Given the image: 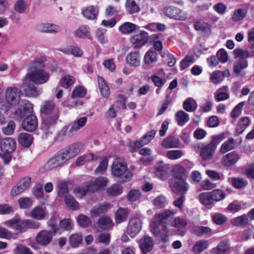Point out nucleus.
<instances>
[{
	"label": "nucleus",
	"instance_id": "1",
	"mask_svg": "<svg viewBox=\"0 0 254 254\" xmlns=\"http://www.w3.org/2000/svg\"><path fill=\"white\" fill-rule=\"evenodd\" d=\"M44 64L41 58H35L27 65L28 72L24 77L25 82L36 84L46 83L50 77L49 73L44 70Z\"/></svg>",
	"mask_w": 254,
	"mask_h": 254
},
{
	"label": "nucleus",
	"instance_id": "2",
	"mask_svg": "<svg viewBox=\"0 0 254 254\" xmlns=\"http://www.w3.org/2000/svg\"><path fill=\"white\" fill-rule=\"evenodd\" d=\"M22 92L15 86L7 87L4 93V102L1 103L0 109L7 112L10 107L20 103Z\"/></svg>",
	"mask_w": 254,
	"mask_h": 254
},
{
	"label": "nucleus",
	"instance_id": "3",
	"mask_svg": "<svg viewBox=\"0 0 254 254\" xmlns=\"http://www.w3.org/2000/svg\"><path fill=\"white\" fill-rule=\"evenodd\" d=\"M112 174L114 177L118 178L120 182H124L129 180L132 174L127 166L120 159L115 160L112 165Z\"/></svg>",
	"mask_w": 254,
	"mask_h": 254
},
{
	"label": "nucleus",
	"instance_id": "4",
	"mask_svg": "<svg viewBox=\"0 0 254 254\" xmlns=\"http://www.w3.org/2000/svg\"><path fill=\"white\" fill-rule=\"evenodd\" d=\"M69 159V155L66 150L58 152L53 157L50 158L44 166L46 170H51L62 166Z\"/></svg>",
	"mask_w": 254,
	"mask_h": 254
},
{
	"label": "nucleus",
	"instance_id": "5",
	"mask_svg": "<svg viewBox=\"0 0 254 254\" xmlns=\"http://www.w3.org/2000/svg\"><path fill=\"white\" fill-rule=\"evenodd\" d=\"M162 37L161 33L148 36L147 32L142 31L139 34L133 36L131 38V42L134 49H138L147 43L152 41L153 39H161Z\"/></svg>",
	"mask_w": 254,
	"mask_h": 254
},
{
	"label": "nucleus",
	"instance_id": "6",
	"mask_svg": "<svg viewBox=\"0 0 254 254\" xmlns=\"http://www.w3.org/2000/svg\"><path fill=\"white\" fill-rule=\"evenodd\" d=\"M142 222L138 214L131 215L127 226V233L131 237H134L140 231Z\"/></svg>",
	"mask_w": 254,
	"mask_h": 254
},
{
	"label": "nucleus",
	"instance_id": "7",
	"mask_svg": "<svg viewBox=\"0 0 254 254\" xmlns=\"http://www.w3.org/2000/svg\"><path fill=\"white\" fill-rule=\"evenodd\" d=\"M51 227V231L42 230L38 233L36 237L37 242L42 246H46L52 240L53 236L56 234L57 229L54 224L49 222Z\"/></svg>",
	"mask_w": 254,
	"mask_h": 254
},
{
	"label": "nucleus",
	"instance_id": "8",
	"mask_svg": "<svg viewBox=\"0 0 254 254\" xmlns=\"http://www.w3.org/2000/svg\"><path fill=\"white\" fill-rule=\"evenodd\" d=\"M150 231L156 237L160 238L163 242L168 240V229L167 226L162 225L155 220L150 224Z\"/></svg>",
	"mask_w": 254,
	"mask_h": 254
},
{
	"label": "nucleus",
	"instance_id": "9",
	"mask_svg": "<svg viewBox=\"0 0 254 254\" xmlns=\"http://www.w3.org/2000/svg\"><path fill=\"white\" fill-rule=\"evenodd\" d=\"M169 184L171 190L174 193L180 195H185L189 188L186 180H169Z\"/></svg>",
	"mask_w": 254,
	"mask_h": 254
},
{
	"label": "nucleus",
	"instance_id": "10",
	"mask_svg": "<svg viewBox=\"0 0 254 254\" xmlns=\"http://www.w3.org/2000/svg\"><path fill=\"white\" fill-rule=\"evenodd\" d=\"M163 12L167 17L177 20H184L188 17V14L186 12L172 6L165 7Z\"/></svg>",
	"mask_w": 254,
	"mask_h": 254
},
{
	"label": "nucleus",
	"instance_id": "11",
	"mask_svg": "<svg viewBox=\"0 0 254 254\" xmlns=\"http://www.w3.org/2000/svg\"><path fill=\"white\" fill-rule=\"evenodd\" d=\"M17 105L18 109L14 112L15 117L22 118L33 112V105L27 100H21Z\"/></svg>",
	"mask_w": 254,
	"mask_h": 254
},
{
	"label": "nucleus",
	"instance_id": "12",
	"mask_svg": "<svg viewBox=\"0 0 254 254\" xmlns=\"http://www.w3.org/2000/svg\"><path fill=\"white\" fill-rule=\"evenodd\" d=\"M170 168L168 165L160 161L154 166L155 176L162 180H165L169 174Z\"/></svg>",
	"mask_w": 254,
	"mask_h": 254
},
{
	"label": "nucleus",
	"instance_id": "13",
	"mask_svg": "<svg viewBox=\"0 0 254 254\" xmlns=\"http://www.w3.org/2000/svg\"><path fill=\"white\" fill-rule=\"evenodd\" d=\"M177 211L173 209H164L155 215V219L162 225H167L169 220L173 217Z\"/></svg>",
	"mask_w": 254,
	"mask_h": 254
},
{
	"label": "nucleus",
	"instance_id": "14",
	"mask_svg": "<svg viewBox=\"0 0 254 254\" xmlns=\"http://www.w3.org/2000/svg\"><path fill=\"white\" fill-rule=\"evenodd\" d=\"M4 224L14 229L15 235L22 233L25 231V226L24 221H22L19 219H12L5 222Z\"/></svg>",
	"mask_w": 254,
	"mask_h": 254
},
{
	"label": "nucleus",
	"instance_id": "15",
	"mask_svg": "<svg viewBox=\"0 0 254 254\" xmlns=\"http://www.w3.org/2000/svg\"><path fill=\"white\" fill-rule=\"evenodd\" d=\"M38 126V121L36 117L30 114L23 121L22 127L24 129L29 132L35 130Z\"/></svg>",
	"mask_w": 254,
	"mask_h": 254
},
{
	"label": "nucleus",
	"instance_id": "16",
	"mask_svg": "<svg viewBox=\"0 0 254 254\" xmlns=\"http://www.w3.org/2000/svg\"><path fill=\"white\" fill-rule=\"evenodd\" d=\"M31 179L29 177H26L22 179L20 181L19 185L13 187L11 190V194L12 196L16 195L26 190H27L30 185Z\"/></svg>",
	"mask_w": 254,
	"mask_h": 254
},
{
	"label": "nucleus",
	"instance_id": "17",
	"mask_svg": "<svg viewBox=\"0 0 254 254\" xmlns=\"http://www.w3.org/2000/svg\"><path fill=\"white\" fill-rule=\"evenodd\" d=\"M200 149H201L200 156L204 160H211L216 150L215 145L210 143L203 147H202V145L200 144Z\"/></svg>",
	"mask_w": 254,
	"mask_h": 254
},
{
	"label": "nucleus",
	"instance_id": "18",
	"mask_svg": "<svg viewBox=\"0 0 254 254\" xmlns=\"http://www.w3.org/2000/svg\"><path fill=\"white\" fill-rule=\"evenodd\" d=\"M16 142L12 138L7 137L0 141V147L2 152H13L16 149Z\"/></svg>",
	"mask_w": 254,
	"mask_h": 254
},
{
	"label": "nucleus",
	"instance_id": "19",
	"mask_svg": "<svg viewBox=\"0 0 254 254\" xmlns=\"http://www.w3.org/2000/svg\"><path fill=\"white\" fill-rule=\"evenodd\" d=\"M240 158L237 153L231 152L223 156L221 164L224 167H230L236 164Z\"/></svg>",
	"mask_w": 254,
	"mask_h": 254
},
{
	"label": "nucleus",
	"instance_id": "20",
	"mask_svg": "<svg viewBox=\"0 0 254 254\" xmlns=\"http://www.w3.org/2000/svg\"><path fill=\"white\" fill-rule=\"evenodd\" d=\"M248 66V62L245 59H239L233 64V71L237 76H243L245 73L243 70Z\"/></svg>",
	"mask_w": 254,
	"mask_h": 254
},
{
	"label": "nucleus",
	"instance_id": "21",
	"mask_svg": "<svg viewBox=\"0 0 254 254\" xmlns=\"http://www.w3.org/2000/svg\"><path fill=\"white\" fill-rule=\"evenodd\" d=\"M139 246L142 252L147 254L153 249L154 241L151 237L145 236L139 240Z\"/></svg>",
	"mask_w": 254,
	"mask_h": 254
},
{
	"label": "nucleus",
	"instance_id": "22",
	"mask_svg": "<svg viewBox=\"0 0 254 254\" xmlns=\"http://www.w3.org/2000/svg\"><path fill=\"white\" fill-rule=\"evenodd\" d=\"M157 60V53L156 51L151 50L147 52L144 56V64L143 68L148 69L152 67V64Z\"/></svg>",
	"mask_w": 254,
	"mask_h": 254
},
{
	"label": "nucleus",
	"instance_id": "23",
	"mask_svg": "<svg viewBox=\"0 0 254 254\" xmlns=\"http://www.w3.org/2000/svg\"><path fill=\"white\" fill-rule=\"evenodd\" d=\"M187 225L186 220L179 217L175 218L171 223L172 226L175 228L179 232L178 234L181 236L186 234V231L185 228Z\"/></svg>",
	"mask_w": 254,
	"mask_h": 254
},
{
	"label": "nucleus",
	"instance_id": "24",
	"mask_svg": "<svg viewBox=\"0 0 254 254\" xmlns=\"http://www.w3.org/2000/svg\"><path fill=\"white\" fill-rule=\"evenodd\" d=\"M187 178V172L183 166L180 165H176L174 166L173 169V177L170 180H186Z\"/></svg>",
	"mask_w": 254,
	"mask_h": 254
},
{
	"label": "nucleus",
	"instance_id": "25",
	"mask_svg": "<svg viewBox=\"0 0 254 254\" xmlns=\"http://www.w3.org/2000/svg\"><path fill=\"white\" fill-rule=\"evenodd\" d=\"M90 184L91 192H94L98 190L105 187L108 183L107 179L103 177L97 178L94 181L88 182Z\"/></svg>",
	"mask_w": 254,
	"mask_h": 254
},
{
	"label": "nucleus",
	"instance_id": "26",
	"mask_svg": "<svg viewBox=\"0 0 254 254\" xmlns=\"http://www.w3.org/2000/svg\"><path fill=\"white\" fill-rule=\"evenodd\" d=\"M140 55L138 52H133L127 56L126 61L131 66H137L140 65Z\"/></svg>",
	"mask_w": 254,
	"mask_h": 254
},
{
	"label": "nucleus",
	"instance_id": "27",
	"mask_svg": "<svg viewBox=\"0 0 254 254\" xmlns=\"http://www.w3.org/2000/svg\"><path fill=\"white\" fill-rule=\"evenodd\" d=\"M76 133L70 127V125L66 126L64 127L59 132L57 139L59 141H62L64 138L70 137Z\"/></svg>",
	"mask_w": 254,
	"mask_h": 254
},
{
	"label": "nucleus",
	"instance_id": "28",
	"mask_svg": "<svg viewBox=\"0 0 254 254\" xmlns=\"http://www.w3.org/2000/svg\"><path fill=\"white\" fill-rule=\"evenodd\" d=\"M230 244L227 241H223L219 243L216 248L212 249L210 251L211 254H223L229 251Z\"/></svg>",
	"mask_w": 254,
	"mask_h": 254
},
{
	"label": "nucleus",
	"instance_id": "29",
	"mask_svg": "<svg viewBox=\"0 0 254 254\" xmlns=\"http://www.w3.org/2000/svg\"><path fill=\"white\" fill-rule=\"evenodd\" d=\"M162 145L166 148H178L180 141L173 136H169L162 141Z\"/></svg>",
	"mask_w": 254,
	"mask_h": 254
},
{
	"label": "nucleus",
	"instance_id": "30",
	"mask_svg": "<svg viewBox=\"0 0 254 254\" xmlns=\"http://www.w3.org/2000/svg\"><path fill=\"white\" fill-rule=\"evenodd\" d=\"M155 134L156 131L154 130L149 131L147 134L144 135L142 138L135 142V146L139 148L147 144L154 138Z\"/></svg>",
	"mask_w": 254,
	"mask_h": 254
},
{
	"label": "nucleus",
	"instance_id": "31",
	"mask_svg": "<svg viewBox=\"0 0 254 254\" xmlns=\"http://www.w3.org/2000/svg\"><path fill=\"white\" fill-rule=\"evenodd\" d=\"M75 35L81 38H86L88 39H92L90 34V29L87 25H81L75 32Z\"/></svg>",
	"mask_w": 254,
	"mask_h": 254
},
{
	"label": "nucleus",
	"instance_id": "32",
	"mask_svg": "<svg viewBox=\"0 0 254 254\" xmlns=\"http://www.w3.org/2000/svg\"><path fill=\"white\" fill-rule=\"evenodd\" d=\"M17 140L19 144L22 146L29 147L32 142L33 137L28 133L21 132L18 136Z\"/></svg>",
	"mask_w": 254,
	"mask_h": 254
},
{
	"label": "nucleus",
	"instance_id": "33",
	"mask_svg": "<svg viewBox=\"0 0 254 254\" xmlns=\"http://www.w3.org/2000/svg\"><path fill=\"white\" fill-rule=\"evenodd\" d=\"M110 207L108 203H104L92 208L90 211L91 216L96 217L100 214L105 212Z\"/></svg>",
	"mask_w": 254,
	"mask_h": 254
},
{
	"label": "nucleus",
	"instance_id": "34",
	"mask_svg": "<svg viewBox=\"0 0 254 254\" xmlns=\"http://www.w3.org/2000/svg\"><path fill=\"white\" fill-rule=\"evenodd\" d=\"M90 190V184L87 182L82 186L75 188L73 192L77 197L81 198L85 196L87 192H92Z\"/></svg>",
	"mask_w": 254,
	"mask_h": 254
},
{
	"label": "nucleus",
	"instance_id": "35",
	"mask_svg": "<svg viewBox=\"0 0 254 254\" xmlns=\"http://www.w3.org/2000/svg\"><path fill=\"white\" fill-rule=\"evenodd\" d=\"M39 30L42 32L56 33L59 31V27L54 24L44 23L39 25Z\"/></svg>",
	"mask_w": 254,
	"mask_h": 254
},
{
	"label": "nucleus",
	"instance_id": "36",
	"mask_svg": "<svg viewBox=\"0 0 254 254\" xmlns=\"http://www.w3.org/2000/svg\"><path fill=\"white\" fill-rule=\"evenodd\" d=\"M129 214L127 208L120 207L116 212L115 220L116 223H120L126 220Z\"/></svg>",
	"mask_w": 254,
	"mask_h": 254
},
{
	"label": "nucleus",
	"instance_id": "37",
	"mask_svg": "<svg viewBox=\"0 0 254 254\" xmlns=\"http://www.w3.org/2000/svg\"><path fill=\"white\" fill-rule=\"evenodd\" d=\"M194 27L196 30L199 31L204 34H209L211 32L210 25L207 23L202 21L195 22Z\"/></svg>",
	"mask_w": 254,
	"mask_h": 254
},
{
	"label": "nucleus",
	"instance_id": "38",
	"mask_svg": "<svg viewBox=\"0 0 254 254\" xmlns=\"http://www.w3.org/2000/svg\"><path fill=\"white\" fill-rule=\"evenodd\" d=\"M56 110L55 105L52 101H46L41 106V112L45 114H49L52 112L58 113Z\"/></svg>",
	"mask_w": 254,
	"mask_h": 254
},
{
	"label": "nucleus",
	"instance_id": "39",
	"mask_svg": "<svg viewBox=\"0 0 254 254\" xmlns=\"http://www.w3.org/2000/svg\"><path fill=\"white\" fill-rule=\"evenodd\" d=\"M58 113L54 112L52 115L47 116L43 119V126L45 128H48L55 125L58 120Z\"/></svg>",
	"mask_w": 254,
	"mask_h": 254
},
{
	"label": "nucleus",
	"instance_id": "40",
	"mask_svg": "<svg viewBox=\"0 0 254 254\" xmlns=\"http://www.w3.org/2000/svg\"><path fill=\"white\" fill-rule=\"evenodd\" d=\"M97 224L99 227L104 230L110 229L114 225V223L110 218L106 216L99 218Z\"/></svg>",
	"mask_w": 254,
	"mask_h": 254
},
{
	"label": "nucleus",
	"instance_id": "41",
	"mask_svg": "<svg viewBox=\"0 0 254 254\" xmlns=\"http://www.w3.org/2000/svg\"><path fill=\"white\" fill-rule=\"evenodd\" d=\"M24 90L26 96L28 97H35L42 92L41 89H38L32 84H28Z\"/></svg>",
	"mask_w": 254,
	"mask_h": 254
},
{
	"label": "nucleus",
	"instance_id": "42",
	"mask_svg": "<svg viewBox=\"0 0 254 254\" xmlns=\"http://www.w3.org/2000/svg\"><path fill=\"white\" fill-rule=\"evenodd\" d=\"M248 216L245 214L234 218L231 221V224L237 227H245L249 222Z\"/></svg>",
	"mask_w": 254,
	"mask_h": 254
},
{
	"label": "nucleus",
	"instance_id": "43",
	"mask_svg": "<svg viewBox=\"0 0 254 254\" xmlns=\"http://www.w3.org/2000/svg\"><path fill=\"white\" fill-rule=\"evenodd\" d=\"M83 145L81 143H76L70 145L67 148L63 149L66 150L69 155V159L77 154L82 148Z\"/></svg>",
	"mask_w": 254,
	"mask_h": 254
},
{
	"label": "nucleus",
	"instance_id": "44",
	"mask_svg": "<svg viewBox=\"0 0 254 254\" xmlns=\"http://www.w3.org/2000/svg\"><path fill=\"white\" fill-rule=\"evenodd\" d=\"M235 147V143L234 138H229L228 140L225 141L221 146L220 148V152L221 153L224 154L231 150H233Z\"/></svg>",
	"mask_w": 254,
	"mask_h": 254
},
{
	"label": "nucleus",
	"instance_id": "45",
	"mask_svg": "<svg viewBox=\"0 0 254 254\" xmlns=\"http://www.w3.org/2000/svg\"><path fill=\"white\" fill-rule=\"evenodd\" d=\"M229 181L232 186L236 189H242L246 187L248 184V181L241 178H231Z\"/></svg>",
	"mask_w": 254,
	"mask_h": 254
},
{
	"label": "nucleus",
	"instance_id": "46",
	"mask_svg": "<svg viewBox=\"0 0 254 254\" xmlns=\"http://www.w3.org/2000/svg\"><path fill=\"white\" fill-rule=\"evenodd\" d=\"M197 107L196 102L192 98H187L183 103V108L187 112H193Z\"/></svg>",
	"mask_w": 254,
	"mask_h": 254
},
{
	"label": "nucleus",
	"instance_id": "47",
	"mask_svg": "<svg viewBox=\"0 0 254 254\" xmlns=\"http://www.w3.org/2000/svg\"><path fill=\"white\" fill-rule=\"evenodd\" d=\"M250 124V119L245 117L242 118L237 124L236 130L238 133H242Z\"/></svg>",
	"mask_w": 254,
	"mask_h": 254
},
{
	"label": "nucleus",
	"instance_id": "48",
	"mask_svg": "<svg viewBox=\"0 0 254 254\" xmlns=\"http://www.w3.org/2000/svg\"><path fill=\"white\" fill-rule=\"evenodd\" d=\"M98 82L101 95L104 97H108L110 94L109 88L106 84L104 79L99 76L98 77Z\"/></svg>",
	"mask_w": 254,
	"mask_h": 254
},
{
	"label": "nucleus",
	"instance_id": "49",
	"mask_svg": "<svg viewBox=\"0 0 254 254\" xmlns=\"http://www.w3.org/2000/svg\"><path fill=\"white\" fill-rule=\"evenodd\" d=\"M98 12V8L94 6L87 7L82 12L84 17L89 19H94L96 17Z\"/></svg>",
	"mask_w": 254,
	"mask_h": 254
},
{
	"label": "nucleus",
	"instance_id": "50",
	"mask_svg": "<svg viewBox=\"0 0 254 254\" xmlns=\"http://www.w3.org/2000/svg\"><path fill=\"white\" fill-rule=\"evenodd\" d=\"M209 246V243L207 240L198 241L193 247V251L196 254H199L206 249Z\"/></svg>",
	"mask_w": 254,
	"mask_h": 254
},
{
	"label": "nucleus",
	"instance_id": "51",
	"mask_svg": "<svg viewBox=\"0 0 254 254\" xmlns=\"http://www.w3.org/2000/svg\"><path fill=\"white\" fill-rule=\"evenodd\" d=\"M193 232L194 234L198 236H202L204 235L209 236L212 235V230L208 227L195 226L193 228Z\"/></svg>",
	"mask_w": 254,
	"mask_h": 254
},
{
	"label": "nucleus",
	"instance_id": "52",
	"mask_svg": "<svg viewBox=\"0 0 254 254\" xmlns=\"http://www.w3.org/2000/svg\"><path fill=\"white\" fill-rule=\"evenodd\" d=\"M247 10L240 8L236 9L232 15V19L234 22H237L243 19L246 16Z\"/></svg>",
	"mask_w": 254,
	"mask_h": 254
},
{
	"label": "nucleus",
	"instance_id": "53",
	"mask_svg": "<svg viewBox=\"0 0 254 254\" xmlns=\"http://www.w3.org/2000/svg\"><path fill=\"white\" fill-rule=\"evenodd\" d=\"M176 120L180 126H183L189 121V115L183 111L178 112L176 115Z\"/></svg>",
	"mask_w": 254,
	"mask_h": 254
},
{
	"label": "nucleus",
	"instance_id": "54",
	"mask_svg": "<svg viewBox=\"0 0 254 254\" xmlns=\"http://www.w3.org/2000/svg\"><path fill=\"white\" fill-rule=\"evenodd\" d=\"M235 58H240V59H245L252 57L251 53L247 50L241 48H236L234 50Z\"/></svg>",
	"mask_w": 254,
	"mask_h": 254
},
{
	"label": "nucleus",
	"instance_id": "55",
	"mask_svg": "<svg viewBox=\"0 0 254 254\" xmlns=\"http://www.w3.org/2000/svg\"><path fill=\"white\" fill-rule=\"evenodd\" d=\"M28 5L24 0H18L14 4V9L18 13H24L27 10Z\"/></svg>",
	"mask_w": 254,
	"mask_h": 254
},
{
	"label": "nucleus",
	"instance_id": "56",
	"mask_svg": "<svg viewBox=\"0 0 254 254\" xmlns=\"http://www.w3.org/2000/svg\"><path fill=\"white\" fill-rule=\"evenodd\" d=\"M69 242L72 248H76L82 242V236L78 233L72 234L69 237Z\"/></svg>",
	"mask_w": 254,
	"mask_h": 254
},
{
	"label": "nucleus",
	"instance_id": "57",
	"mask_svg": "<svg viewBox=\"0 0 254 254\" xmlns=\"http://www.w3.org/2000/svg\"><path fill=\"white\" fill-rule=\"evenodd\" d=\"M126 8L127 11L130 13L137 12L139 11V6L134 0H127L126 2Z\"/></svg>",
	"mask_w": 254,
	"mask_h": 254
},
{
	"label": "nucleus",
	"instance_id": "58",
	"mask_svg": "<svg viewBox=\"0 0 254 254\" xmlns=\"http://www.w3.org/2000/svg\"><path fill=\"white\" fill-rule=\"evenodd\" d=\"M58 189V194L61 197H65L68 195V188L65 182L59 181L57 183Z\"/></svg>",
	"mask_w": 254,
	"mask_h": 254
},
{
	"label": "nucleus",
	"instance_id": "59",
	"mask_svg": "<svg viewBox=\"0 0 254 254\" xmlns=\"http://www.w3.org/2000/svg\"><path fill=\"white\" fill-rule=\"evenodd\" d=\"M199 199L203 205H208L213 202L211 192H205L199 195Z\"/></svg>",
	"mask_w": 254,
	"mask_h": 254
},
{
	"label": "nucleus",
	"instance_id": "60",
	"mask_svg": "<svg viewBox=\"0 0 254 254\" xmlns=\"http://www.w3.org/2000/svg\"><path fill=\"white\" fill-rule=\"evenodd\" d=\"M45 212L42 207H36L31 212V216L38 220H41L44 218Z\"/></svg>",
	"mask_w": 254,
	"mask_h": 254
},
{
	"label": "nucleus",
	"instance_id": "61",
	"mask_svg": "<svg viewBox=\"0 0 254 254\" xmlns=\"http://www.w3.org/2000/svg\"><path fill=\"white\" fill-rule=\"evenodd\" d=\"M13 254H33L31 250L26 246L22 244H16L13 251Z\"/></svg>",
	"mask_w": 254,
	"mask_h": 254
},
{
	"label": "nucleus",
	"instance_id": "62",
	"mask_svg": "<svg viewBox=\"0 0 254 254\" xmlns=\"http://www.w3.org/2000/svg\"><path fill=\"white\" fill-rule=\"evenodd\" d=\"M87 118L86 117H81L78 119L77 121L73 122L72 124L70 125L71 128L75 131V133L80 129L81 127H84L87 122Z\"/></svg>",
	"mask_w": 254,
	"mask_h": 254
},
{
	"label": "nucleus",
	"instance_id": "63",
	"mask_svg": "<svg viewBox=\"0 0 254 254\" xmlns=\"http://www.w3.org/2000/svg\"><path fill=\"white\" fill-rule=\"evenodd\" d=\"M74 82L75 79L72 76L66 75L61 79L60 83L63 87L67 88L70 85L73 84Z\"/></svg>",
	"mask_w": 254,
	"mask_h": 254
},
{
	"label": "nucleus",
	"instance_id": "64",
	"mask_svg": "<svg viewBox=\"0 0 254 254\" xmlns=\"http://www.w3.org/2000/svg\"><path fill=\"white\" fill-rule=\"evenodd\" d=\"M64 198L65 202L68 207L73 210H76L79 208V203L72 195L68 194L64 197Z\"/></svg>",
	"mask_w": 254,
	"mask_h": 254
}]
</instances>
